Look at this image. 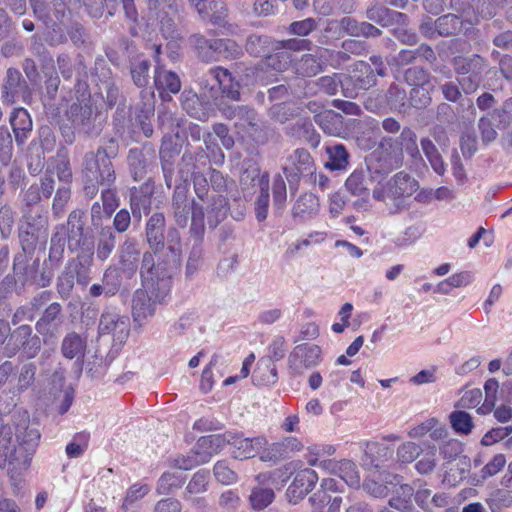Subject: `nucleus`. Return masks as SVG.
Listing matches in <instances>:
<instances>
[{
	"label": "nucleus",
	"instance_id": "nucleus-1",
	"mask_svg": "<svg viewBox=\"0 0 512 512\" xmlns=\"http://www.w3.org/2000/svg\"><path fill=\"white\" fill-rule=\"evenodd\" d=\"M197 168L193 155L184 153L181 159V177L186 180L189 174L193 176L195 194L206 205L207 224L210 228H216L227 217L230 209L225 196L227 178L220 171L210 169L208 182L203 174L195 172Z\"/></svg>",
	"mask_w": 512,
	"mask_h": 512
},
{
	"label": "nucleus",
	"instance_id": "nucleus-2",
	"mask_svg": "<svg viewBox=\"0 0 512 512\" xmlns=\"http://www.w3.org/2000/svg\"><path fill=\"white\" fill-rule=\"evenodd\" d=\"M10 426L0 425V466L7 468L12 477L26 471L40 441V432L30 423L27 414L15 424V440Z\"/></svg>",
	"mask_w": 512,
	"mask_h": 512
},
{
	"label": "nucleus",
	"instance_id": "nucleus-3",
	"mask_svg": "<svg viewBox=\"0 0 512 512\" xmlns=\"http://www.w3.org/2000/svg\"><path fill=\"white\" fill-rule=\"evenodd\" d=\"M167 249L171 254L167 259L155 252H145L140 269L143 287L156 295V299L159 300H164L168 296L173 275L179 264L181 245L179 234L175 229L168 231Z\"/></svg>",
	"mask_w": 512,
	"mask_h": 512
},
{
	"label": "nucleus",
	"instance_id": "nucleus-4",
	"mask_svg": "<svg viewBox=\"0 0 512 512\" xmlns=\"http://www.w3.org/2000/svg\"><path fill=\"white\" fill-rule=\"evenodd\" d=\"M370 181H377L373 189V198L382 201L388 207L390 213L396 214L409 207V198L418 190V181L405 172H398L385 184L381 183V178L386 173L383 172V163L377 166L368 165Z\"/></svg>",
	"mask_w": 512,
	"mask_h": 512
},
{
	"label": "nucleus",
	"instance_id": "nucleus-5",
	"mask_svg": "<svg viewBox=\"0 0 512 512\" xmlns=\"http://www.w3.org/2000/svg\"><path fill=\"white\" fill-rule=\"evenodd\" d=\"M186 186H176L172 197V210L176 223L180 227H186L191 218V233L197 237L203 235L205 219L207 220L206 207L192 200H188Z\"/></svg>",
	"mask_w": 512,
	"mask_h": 512
},
{
	"label": "nucleus",
	"instance_id": "nucleus-6",
	"mask_svg": "<svg viewBox=\"0 0 512 512\" xmlns=\"http://www.w3.org/2000/svg\"><path fill=\"white\" fill-rule=\"evenodd\" d=\"M82 174L87 183H97L107 187L111 186L116 179L111 159L103 148L84 155Z\"/></svg>",
	"mask_w": 512,
	"mask_h": 512
},
{
	"label": "nucleus",
	"instance_id": "nucleus-7",
	"mask_svg": "<svg viewBox=\"0 0 512 512\" xmlns=\"http://www.w3.org/2000/svg\"><path fill=\"white\" fill-rule=\"evenodd\" d=\"M54 234L67 243L72 252L80 251L91 254L94 251L93 241L84 235L83 213L79 210L72 211L67 223L57 226Z\"/></svg>",
	"mask_w": 512,
	"mask_h": 512
},
{
	"label": "nucleus",
	"instance_id": "nucleus-8",
	"mask_svg": "<svg viewBox=\"0 0 512 512\" xmlns=\"http://www.w3.org/2000/svg\"><path fill=\"white\" fill-rule=\"evenodd\" d=\"M158 8L148 7L149 18L160 22V30L163 37L169 40L167 48L170 50L169 57L176 59V50L179 48L177 40L179 33L174 23V17L177 14L176 0H159Z\"/></svg>",
	"mask_w": 512,
	"mask_h": 512
},
{
	"label": "nucleus",
	"instance_id": "nucleus-9",
	"mask_svg": "<svg viewBox=\"0 0 512 512\" xmlns=\"http://www.w3.org/2000/svg\"><path fill=\"white\" fill-rule=\"evenodd\" d=\"M227 445L231 446V453L235 459L245 460L259 456L268 446V440L264 435L245 437L242 433L226 432Z\"/></svg>",
	"mask_w": 512,
	"mask_h": 512
},
{
	"label": "nucleus",
	"instance_id": "nucleus-10",
	"mask_svg": "<svg viewBox=\"0 0 512 512\" xmlns=\"http://www.w3.org/2000/svg\"><path fill=\"white\" fill-rule=\"evenodd\" d=\"M376 82L374 70L364 61L353 64L349 74L344 75L342 93L346 97H356L360 90H367Z\"/></svg>",
	"mask_w": 512,
	"mask_h": 512
},
{
	"label": "nucleus",
	"instance_id": "nucleus-11",
	"mask_svg": "<svg viewBox=\"0 0 512 512\" xmlns=\"http://www.w3.org/2000/svg\"><path fill=\"white\" fill-rule=\"evenodd\" d=\"M398 141L401 148L396 147L383 158L379 159V162L383 163L384 173H389L402 165L403 149L414 159L421 157L417 145V136L413 130L410 128H404L400 133Z\"/></svg>",
	"mask_w": 512,
	"mask_h": 512
},
{
	"label": "nucleus",
	"instance_id": "nucleus-12",
	"mask_svg": "<svg viewBox=\"0 0 512 512\" xmlns=\"http://www.w3.org/2000/svg\"><path fill=\"white\" fill-rule=\"evenodd\" d=\"M31 98V89L21 72L16 68H9L2 86V102L7 105H12L15 103L16 99L28 102Z\"/></svg>",
	"mask_w": 512,
	"mask_h": 512
},
{
	"label": "nucleus",
	"instance_id": "nucleus-13",
	"mask_svg": "<svg viewBox=\"0 0 512 512\" xmlns=\"http://www.w3.org/2000/svg\"><path fill=\"white\" fill-rule=\"evenodd\" d=\"M321 354L322 350L318 345L308 343L297 345L288 357L289 368L294 374H302L321 362Z\"/></svg>",
	"mask_w": 512,
	"mask_h": 512
},
{
	"label": "nucleus",
	"instance_id": "nucleus-14",
	"mask_svg": "<svg viewBox=\"0 0 512 512\" xmlns=\"http://www.w3.org/2000/svg\"><path fill=\"white\" fill-rule=\"evenodd\" d=\"M313 169V159L310 153L303 148L294 150L293 153L286 158V162L282 168L290 188L299 182L301 176L312 174Z\"/></svg>",
	"mask_w": 512,
	"mask_h": 512
},
{
	"label": "nucleus",
	"instance_id": "nucleus-15",
	"mask_svg": "<svg viewBox=\"0 0 512 512\" xmlns=\"http://www.w3.org/2000/svg\"><path fill=\"white\" fill-rule=\"evenodd\" d=\"M68 116L74 127L85 134H97L101 130L100 123H96L98 114L89 103L72 104Z\"/></svg>",
	"mask_w": 512,
	"mask_h": 512
},
{
	"label": "nucleus",
	"instance_id": "nucleus-16",
	"mask_svg": "<svg viewBox=\"0 0 512 512\" xmlns=\"http://www.w3.org/2000/svg\"><path fill=\"white\" fill-rule=\"evenodd\" d=\"M87 8L88 13L99 18L103 14L104 5L109 15H113L118 5L121 3L126 17L131 21L137 20V10L133 0H78Z\"/></svg>",
	"mask_w": 512,
	"mask_h": 512
},
{
	"label": "nucleus",
	"instance_id": "nucleus-17",
	"mask_svg": "<svg viewBox=\"0 0 512 512\" xmlns=\"http://www.w3.org/2000/svg\"><path fill=\"white\" fill-rule=\"evenodd\" d=\"M155 54L154 58L157 63L154 74V84L160 95L163 97L165 92L176 94L181 89V81L179 76L170 70L165 69L159 63V56L161 54V45H154Z\"/></svg>",
	"mask_w": 512,
	"mask_h": 512
},
{
	"label": "nucleus",
	"instance_id": "nucleus-18",
	"mask_svg": "<svg viewBox=\"0 0 512 512\" xmlns=\"http://www.w3.org/2000/svg\"><path fill=\"white\" fill-rule=\"evenodd\" d=\"M208 79L212 80L213 87H218V91L230 100H240V84L229 70L220 66L213 67L208 70Z\"/></svg>",
	"mask_w": 512,
	"mask_h": 512
},
{
	"label": "nucleus",
	"instance_id": "nucleus-19",
	"mask_svg": "<svg viewBox=\"0 0 512 512\" xmlns=\"http://www.w3.org/2000/svg\"><path fill=\"white\" fill-rule=\"evenodd\" d=\"M208 79L212 80L213 87H218V91L230 100H240V84L229 70L220 66L213 67L208 70Z\"/></svg>",
	"mask_w": 512,
	"mask_h": 512
},
{
	"label": "nucleus",
	"instance_id": "nucleus-20",
	"mask_svg": "<svg viewBox=\"0 0 512 512\" xmlns=\"http://www.w3.org/2000/svg\"><path fill=\"white\" fill-rule=\"evenodd\" d=\"M163 300L156 299L147 288L138 289L134 292L132 298V315L135 322H142L155 313L157 303Z\"/></svg>",
	"mask_w": 512,
	"mask_h": 512
},
{
	"label": "nucleus",
	"instance_id": "nucleus-21",
	"mask_svg": "<svg viewBox=\"0 0 512 512\" xmlns=\"http://www.w3.org/2000/svg\"><path fill=\"white\" fill-rule=\"evenodd\" d=\"M304 448V444L296 437H285L279 442L268 444L261 454V461H277L289 458L293 453Z\"/></svg>",
	"mask_w": 512,
	"mask_h": 512
},
{
	"label": "nucleus",
	"instance_id": "nucleus-22",
	"mask_svg": "<svg viewBox=\"0 0 512 512\" xmlns=\"http://www.w3.org/2000/svg\"><path fill=\"white\" fill-rule=\"evenodd\" d=\"M9 122L12 127L17 146H23L29 139L33 129V122L30 114L24 108H14L11 112Z\"/></svg>",
	"mask_w": 512,
	"mask_h": 512
},
{
	"label": "nucleus",
	"instance_id": "nucleus-23",
	"mask_svg": "<svg viewBox=\"0 0 512 512\" xmlns=\"http://www.w3.org/2000/svg\"><path fill=\"white\" fill-rule=\"evenodd\" d=\"M226 445L225 432L224 434H213L199 438L193 450L200 463L204 464L209 462L212 456L219 453Z\"/></svg>",
	"mask_w": 512,
	"mask_h": 512
},
{
	"label": "nucleus",
	"instance_id": "nucleus-24",
	"mask_svg": "<svg viewBox=\"0 0 512 512\" xmlns=\"http://www.w3.org/2000/svg\"><path fill=\"white\" fill-rule=\"evenodd\" d=\"M197 10L201 20L214 25H223L227 9L223 2L217 0H189Z\"/></svg>",
	"mask_w": 512,
	"mask_h": 512
},
{
	"label": "nucleus",
	"instance_id": "nucleus-25",
	"mask_svg": "<svg viewBox=\"0 0 512 512\" xmlns=\"http://www.w3.org/2000/svg\"><path fill=\"white\" fill-rule=\"evenodd\" d=\"M318 479L319 477L314 470L310 468L300 470L297 472L293 482L288 487L287 495L291 499L294 498L295 502L302 499L313 490Z\"/></svg>",
	"mask_w": 512,
	"mask_h": 512
},
{
	"label": "nucleus",
	"instance_id": "nucleus-26",
	"mask_svg": "<svg viewBox=\"0 0 512 512\" xmlns=\"http://www.w3.org/2000/svg\"><path fill=\"white\" fill-rule=\"evenodd\" d=\"M165 217L163 213H154L146 223V238L149 246L155 253H159L165 246Z\"/></svg>",
	"mask_w": 512,
	"mask_h": 512
},
{
	"label": "nucleus",
	"instance_id": "nucleus-27",
	"mask_svg": "<svg viewBox=\"0 0 512 512\" xmlns=\"http://www.w3.org/2000/svg\"><path fill=\"white\" fill-rule=\"evenodd\" d=\"M238 69L245 73V78H243L242 81H244L246 85L254 83L268 85L276 80L278 73L275 72L270 65H266V58L254 67H244L240 64L238 65Z\"/></svg>",
	"mask_w": 512,
	"mask_h": 512
},
{
	"label": "nucleus",
	"instance_id": "nucleus-28",
	"mask_svg": "<svg viewBox=\"0 0 512 512\" xmlns=\"http://www.w3.org/2000/svg\"><path fill=\"white\" fill-rule=\"evenodd\" d=\"M320 466L330 469L350 487H358L360 484L357 466L350 460L321 462Z\"/></svg>",
	"mask_w": 512,
	"mask_h": 512
},
{
	"label": "nucleus",
	"instance_id": "nucleus-29",
	"mask_svg": "<svg viewBox=\"0 0 512 512\" xmlns=\"http://www.w3.org/2000/svg\"><path fill=\"white\" fill-rule=\"evenodd\" d=\"M98 331L100 335L118 332L127 336L128 319L121 316L116 310L106 309L101 314Z\"/></svg>",
	"mask_w": 512,
	"mask_h": 512
},
{
	"label": "nucleus",
	"instance_id": "nucleus-30",
	"mask_svg": "<svg viewBox=\"0 0 512 512\" xmlns=\"http://www.w3.org/2000/svg\"><path fill=\"white\" fill-rule=\"evenodd\" d=\"M87 348V340L76 332L67 333L61 342V354L64 358L83 361Z\"/></svg>",
	"mask_w": 512,
	"mask_h": 512
},
{
	"label": "nucleus",
	"instance_id": "nucleus-31",
	"mask_svg": "<svg viewBox=\"0 0 512 512\" xmlns=\"http://www.w3.org/2000/svg\"><path fill=\"white\" fill-rule=\"evenodd\" d=\"M319 199L312 193L301 195L292 208V216L300 221H308L319 213Z\"/></svg>",
	"mask_w": 512,
	"mask_h": 512
},
{
	"label": "nucleus",
	"instance_id": "nucleus-32",
	"mask_svg": "<svg viewBox=\"0 0 512 512\" xmlns=\"http://www.w3.org/2000/svg\"><path fill=\"white\" fill-rule=\"evenodd\" d=\"M93 253H82L76 258H73L67 262L70 272L76 279L77 283L86 286L90 281L91 265L93 262Z\"/></svg>",
	"mask_w": 512,
	"mask_h": 512
},
{
	"label": "nucleus",
	"instance_id": "nucleus-33",
	"mask_svg": "<svg viewBox=\"0 0 512 512\" xmlns=\"http://www.w3.org/2000/svg\"><path fill=\"white\" fill-rule=\"evenodd\" d=\"M177 138V132L174 135L166 133L163 136L160 148V159L162 163V169L168 186H170V183L168 181V173L171 171L170 160L180 152L179 145L176 141Z\"/></svg>",
	"mask_w": 512,
	"mask_h": 512
},
{
	"label": "nucleus",
	"instance_id": "nucleus-34",
	"mask_svg": "<svg viewBox=\"0 0 512 512\" xmlns=\"http://www.w3.org/2000/svg\"><path fill=\"white\" fill-rule=\"evenodd\" d=\"M390 478L388 484L391 485V489L397 486L399 487L396 490L397 496L389 500V505L391 508H395L398 511H405L409 507L414 490L410 485L402 484L401 477L398 475H392Z\"/></svg>",
	"mask_w": 512,
	"mask_h": 512
},
{
	"label": "nucleus",
	"instance_id": "nucleus-35",
	"mask_svg": "<svg viewBox=\"0 0 512 512\" xmlns=\"http://www.w3.org/2000/svg\"><path fill=\"white\" fill-rule=\"evenodd\" d=\"M111 186L104 189L101 192L102 207L98 202H95L91 207L92 219H101V211L105 213L107 217H110L119 206V198L116 190L111 189Z\"/></svg>",
	"mask_w": 512,
	"mask_h": 512
},
{
	"label": "nucleus",
	"instance_id": "nucleus-36",
	"mask_svg": "<svg viewBox=\"0 0 512 512\" xmlns=\"http://www.w3.org/2000/svg\"><path fill=\"white\" fill-rule=\"evenodd\" d=\"M453 66L457 76L483 73L487 67L485 60L477 54L471 57H456Z\"/></svg>",
	"mask_w": 512,
	"mask_h": 512
},
{
	"label": "nucleus",
	"instance_id": "nucleus-37",
	"mask_svg": "<svg viewBox=\"0 0 512 512\" xmlns=\"http://www.w3.org/2000/svg\"><path fill=\"white\" fill-rule=\"evenodd\" d=\"M252 379L258 385H270L277 382V369L271 359L261 358L257 362L256 369L253 372Z\"/></svg>",
	"mask_w": 512,
	"mask_h": 512
},
{
	"label": "nucleus",
	"instance_id": "nucleus-38",
	"mask_svg": "<svg viewBox=\"0 0 512 512\" xmlns=\"http://www.w3.org/2000/svg\"><path fill=\"white\" fill-rule=\"evenodd\" d=\"M139 250L134 239L128 238L119 248V257L122 268L128 272L134 273L137 269L139 260Z\"/></svg>",
	"mask_w": 512,
	"mask_h": 512
},
{
	"label": "nucleus",
	"instance_id": "nucleus-39",
	"mask_svg": "<svg viewBox=\"0 0 512 512\" xmlns=\"http://www.w3.org/2000/svg\"><path fill=\"white\" fill-rule=\"evenodd\" d=\"M368 181L367 171L357 169L347 178L345 186L352 195L366 198L369 195Z\"/></svg>",
	"mask_w": 512,
	"mask_h": 512
},
{
	"label": "nucleus",
	"instance_id": "nucleus-40",
	"mask_svg": "<svg viewBox=\"0 0 512 512\" xmlns=\"http://www.w3.org/2000/svg\"><path fill=\"white\" fill-rule=\"evenodd\" d=\"M293 70L296 74L303 77H311L321 71L320 62L317 54H304L296 59L293 64Z\"/></svg>",
	"mask_w": 512,
	"mask_h": 512
},
{
	"label": "nucleus",
	"instance_id": "nucleus-41",
	"mask_svg": "<svg viewBox=\"0 0 512 512\" xmlns=\"http://www.w3.org/2000/svg\"><path fill=\"white\" fill-rule=\"evenodd\" d=\"M242 54V47L232 39L213 40V60H216L215 55L225 59H236Z\"/></svg>",
	"mask_w": 512,
	"mask_h": 512
},
{
	"label": "nucleus",
	"instance_id": "nucleus-42",
	"mask_svg": "<svg viewBox=\"0 0 512 512\" xmlns=\"http://www.w3.org/2000/svg\"><path fill=\"white\" fill-rule=\"evenodd\" d=\"M259 122L256 111L248 106H243L234 124L244 132L252 134L260 130Z\"/></svg>",
	"mask_w": 512,
	"mask_h": 512
},
{
	"label": "nucleus",
	"instance_id": "nucleus-43",
	"mask_svg": "<svg viewBox=\"0 0 512 512\" xmlns=\"http://www.w3.org/2000/svg\"><path fill=\"white\" fill-rule=\"evenodd\" d=\"M421 458L415 463V469L420 474H430L437 465V447L434 444H424Z\"/></svg>",
	"mask_w": 512,
	"mask_h": 512
},
{
	"label": "nucleus",
	"instance_id": "nucleus-44",
	"mask_svg": "<svg viewBox=\"0 0 512 512\" xmlns=\"http://www.w3.org/2000/svg\"><path fill=\"white\" fill-rule=\"evenodd\" d=\"M272 44L269 36L253 34L247 38L245 48L250 55L260 57L273 50Z\"/></svg>",
	"mask_w": 512,
	"mask_h": 512
},
{
	"label": "nucleus",
	"instance_id": "nucleus-45",
	"mask_svg": "<svg viewBox=\"0 0 512 512\" xmlns=\"http://www.w3.org/2000/svg\"><path fill=\"white\" fill-rule=\"evenodd\" d=\"M36 216V223H34V221H30V224H28L31 230L21 231L19 235L23 250L25 252L34 250L38 239L35 232L46 224V220L39 214L38 208L36 209Z\"/></svg>",
	"mask_w": 512,
	"mask_h": 512
},
{
	"label": "nucleus",
	"instance_id": "nucleus-46",
	"mask_svg": "<svg viewBox=\"0 0 512 512\" xmlns=\"http://www.w3.org/2000/svg\"><path fill=\"white\" fill-rule=\"evenodd\" d=\"M435 28L439 36H451L461 31L462 20L454 14H447L435 21Z\"/></svg>",
	"mask_w": 512,
	"mask_h": 512
},
{
	"label": "nucleus",
	"instance_id": "nucleus-47",
	"mask_svg": "<svg viewBox=\"0 0 512 512\" xmlns=\"http://www.w3.org/2000/svg\"><path fill=\"white\" fill-rule=\"evenodd\" d=\"M316 54L320 62L321 70L326 66L338 68L349 59L346 52L335 51L328 48H318Z\"/></svg>",
	"mask_w": 512,
	"mask_h": 512
},
{
	"label": "nucleus",
	"instance_id": "nucleus-48",
	"mask_svg": "<svg viewBox=\"0 0 512 512\" xmlns=\"http://www.w3.org/2000/svg\"><path fill=\"white\" fill-rule=\"evenodd\" d=\"M188 42L201 60L206 62L213 61V40H208L203 35L197 33L191 35Z\"/></svg>",
	"mask_w": 512,
	"mask_h": 512
},
{
	"label": "nucleus",
	"instance_id": "nucleus-49",
	"mask_svg": "<svg viewBox=\"0 0 512 512\" xmlns=\"http://www.w3.org/2000/svg\"><path fill=\"white\" fill-rule=\"evenodd\" d=\"M329 155V161L325 166L331 170H341L348 164V153L341 144L331 145L326 148Z\"/></svg>",
	"mask_w": 512,
	"mask_h": 512
},
{
	"label": "nucleus",
	"instance_id": "nucleus-50",
	"mask_svg": "<svg viewBox=\"0 0 512 512\" xmlns=\"http://www.w3.org/2000/svg\"><path fill=\"white\" fill-rule=\"evenodd\" d=\"M274 53L266 57V65H270L275 72L286 71L289 67L293 68L295 58L289 51L273 50Z\"/></svg>",
	"mask_w": 512,
	"mask_h": 512
},
{
	"label": "nucleus",
	"instance_id": "nucleus-51",
	"mask_svg": "<svg viewBox=\"0 0 512 512\" xmlns=\"http://www.w3.org/2000/svg\"><path fill=\"white\" fill-rule=\"evenodd\" d=\"M115 247V235L111 228H103L97 243L96 255L101 261H105L112 253Z\"/></svg>",
	"mask_w": 512,
	"mask_h": 512
},
{
	"label": "nucleus",
	"instance_id": "nucleus-52",
	"mask_svg": "<svg viewBox=\"0 0 512 512\" xmlns=\"http://www.w3.org/2000/svg\"><path fill=\"white\" fill-rule=\"evenodd\" d=\"M423 448L415 442L406 441L399 445L396 451L397 462L402 464H410L414 462L421 453Z\"/></svg>",
	"mask_w": 512,
	"mask_h": 512
},
{
	"label": "nucleus",
	"instance_id": "nucleus-53",
	"mask_svg": "<svg viewBox=\"0 0 512 512\" xmlns=\"http://www.w3.org/2000/svg\"><path fill=\"white\" fill-rule=\"evenodd\" d=\"M366 16L369 20L377 24L387 26L396 16H402V14L381 5H374L367 10Z\"/></svg>",
	"mask_w": 512,
	"mask_h": 512
},
{
	"label": "nucleus",
	"instance_id": "nucleus-54",
	"mask_svg": "<svg viewBox=\"0 0 512 512\" xmlns=\"http://www.w3.org/2000/svg\"><path fill=\"white\" fill-rule=\"evenodd\" d=\"M150 63L146 59H136L131 62L130 72L133 82L138 87H145L149 82Z\"/></svg>",
	"mask_w": 512,
	"mask_h": 512
},
{
	"label": "nucleus",
	"instance_id": "nucleus-55",
	"mask_svg": "<svg viewBox=\"0 0 512 512\" xmlns=\"http://www.w3.org/2000/svg\"><path fill=\"white\" fill-rule=\"evenodd\" d=\"M61 311L62 306L59 303H51L36 322V330L41 334L47 333L50 325L60 317Z\"/></svg>",
	"mask_w": 512,
	"mask_h": 512
},
{
	"label": "nucleus",
	"instance_id": "nucleus-56",
	"mask_svg": "<svg viewBox=\"0 0 512 512\" xmlns=\"http://www.w3.org/2000/svg\"><path fill=\"white\" fill-rule=\"evenodd\" d=\"M450 423L455 432L464 435L470 434L474 427L470 414L462 410L450 414Z\"/></svg>",
	"mask_w": 512,
	"mask_h": 512
},
{
	"label": "nucleus",
	"instance_id": "nucleus-57",
	"mask_svg": "<svg viewBox=\"0 0 512 512\" xmlns=\"http://www.w3.org/2000/svg\"><path fill=\"white\" fill-rule=\"evenodd\" d=\"M266 178L267 182L269 183V174L268 172H261V170L254 166L251 168L246 169L241 177H240V184L242 185L243 189H248L249 187H258L259 189L262 187V180Z\"/></svg>",
	"mask_w": 512,
	"mask_h": 512
},
{
	"label": "nucleus",
	"instance_id": "nucleus-58",
	"mask_svg": "<svg viewBox=\"0 0 512 512\" xmlns=\"http://www.w3.org/2000/svg\"><path fill=\"white\" fill-rule=\"evenodd\" d=\"M269 200V183L267 182L266 178H264V180H262L260 194L255 201V214L256 219L259 222L264 221L268 216Z\"/></svg>",
	"mask_w": 512,
	"mask_h": 512
},
{
	"label": "nucleus",
	"instance_id": "nucleus-59",
	"mask_svg": "<svg viewBox=\"0 0 512 512\" xmlns=\"http://www.w3.org/2000/svg\"><path fill=\"white\" fill-rule=\"evenodd\" d=\"M434 88V84L424 85L420 87H414L410 91V102L411 105L417 109L427 107L431 103V91Z\"/></svg>",
	"mask_w": 512,
	"mask_h": 512
},
{
	"label": "nucleus",
	"instance_id": "nucleus-60",
	"mask_svg": "<svg viewBox=\"0 0 512 512\" xmlns=\"http://www.w3.org/2000/svg\"><path fill=\"white\" fill-rule=\"evenodd\" d=\"M41 199L40 188L38 184L31 185L24 194L25 208L23 210V217L30 224V221H35L32 215L33 207L39 203Z\"/></svg>",
	"mask_w": 512,
	"mask_h": 512
},
{
	"label": "nucleus",
	"instance_id": "nucleus-61",
	"mask_svg": "<svg viewBox=\"0 0 512 512\" xmlns=\"http://www.w3.org/2000/svg\"><path fill=\"white\" fill-rule=\"evenodd\" d=\"M251 506L256 510L266 508L274 499V491L270 488L255 487L250 494Z\"/></svg>",
	"mask_w": 512,
	"mask_h": 512
},
{
	"label": "nucleus",
	"instance_id": "nucleus-62",
	"mask_svg": "<svg viewBox=\"0 0 512 512\" xmlns=\"http://www.w3.org/2000/svg\"><path fill=\"white\" fill-rule=\"evenodd\" d=\"M102 282L106 288V296H114L121 287V274L115 267H109L105 270Z\"/></svg>",
	"mask_w": 512,
	"mask_h": 512
},
{
	"label": "nucleus",
	"instance_id": "nucleus-63",
	"mask_svg": "<svg viewBox=\"0 0 512 512\" xmlns=\"http://www.w3.org/2000/svg\"><path fill=\"white\" fill-rule=\"evenodd\" d=\"M404 79L412 88L432 84L430 75L424 69L419 67L407 69L404 73Z\"/></svg>",
	"mask_w": 512,
	"mask_h": 512
},
{
	"label": "nucleus",
	"instance_id": "nucleus-64",
	"mask_svg": "<svg viewBox=\"0 0 512 512\" xmlns=\"http://www.w3.org/2000/svg\"><path fill=\"white\" fill-rule=\"evenodd\" d=\"M499 388V383L496 379H488L484 384L485 401L484 404L478 408V413L487 414L492 410L496 401V394Z\"/></svg>",
	"mask_w": 512,
	"mask_h": 512
}]
</instances>
